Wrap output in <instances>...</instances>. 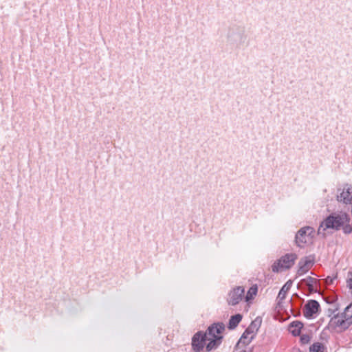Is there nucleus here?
<instances>
[{
  "instance_id": "f257e3e1",
  "label": "nucleus",
  "mask_w": 352,
  "mask_h": 352,
  "mask_svg": "<svg viewBox=\"0 0 352 352\" xmlns=\"http://www.w3.org/2000/svg\"><path fill=\"white\" fill-rule=\"evenodd\" d=\"M349 222V218L346 213H333L320 223L318 230V234L325 236L324 231L327 229L339 230L345 223Z\"/></svg>"
},
{
  "instance_id": "f03ea898",
  "label": "nucleus",
  "mask_w": 352,
  "mask_h": 352,
  "mask_svg": "<svg viewBox=\"0 0 352 352\" xmlns=\"http://www.w3.org/2000/svg\"><path fill=\"white\" fill-rule=\"evenodd\" d=\"M225 329L223 323H214L208 327L207 331L204 332L207 335L208 343L206 344V350L210 351L217 349L221 343L223 336L221 333Z\"/></svg>"
},
{
  "instance_id": "7ed1b4c3",
  "label": "nucleus",
  "mask_w": 352,
  "mask_h": 352,
  "mask_svg": "<svg viewBox=\"0 0 352 352\" xmlns=\"http://www.w3.org/2000/svg\"><path fill=\"white\" fill-rule=\"evenodd\" d=\"M296 258L295 254H287L283 256L272 265V272H278L283 270L289 269L294 264Z\"/></svg>"
},
{
  "instance_id": "20e7f679",
  "label": "nucleus",
  "mask_w": 352,
  "mask_h": 352,
  "mask_svg": "<svg viewBox=\"0 0 352 352\" xmlns=\"http://www.w3.org/2000/svg\"><path fill=\"white\" fill-rule=\"evenodd\" d=\"M314 229L310 226H305L300 228L296 233L295 237V241L297 246L300 248L304 247V245L309 242L314 237Z\"/></svg>"
},
{
  "instance_id": "39448f33",
  "label": "nucleus",
  "mask_w": 352,
  "mask_h": 352,
  "mask_svg": "<svg viewBox=\"0 0 352 352\" xmlns=\"http://www.w3.org/2000/svg\"><path fill=\"white\" fill-rule=\"evenodd\" d=\"M208 341L207 335L203 331L197 332L192 338V348L195 352H200L204 347L206 346Z\"/></svg>"
},
{
  "instance_id": "423d86ee",
  "label": "nucleus",
  "mask_w": 352,
  "mask_h": 352,
  "mask_svg": "<svg viewBox=\"0 0 352 352\" xmlns=\"http://www.w3.org/2000/svg\"><path fill=\"white\" fill-rule=\"evenodd\" d=\"M228 38L230 42L237 46H240L245 43L247 40V35L243 30L236 29L232 30L229 32Z\"/></svg>"
},
{
  "instance_id": "0eeeda50",
  "label": "nucleus",
  "mask_w": 352,
  "mask_h": 352,
  "mask_svg": "<svg viewBox=\"0 0 352 352\" xmlns=\"http://www.w3.org/2000/svg\"><path fill=\"white\" fill-rule=\"evenodd\" d=\"M320 309V304L317 300H310L307 301L303 308L304 316L307 318H311L316 314Z\"/></svg>"
},
{
  "instance_id": "6e6552de",
  "label": "nucleus",
  "mask_w": 352,
  "mask_h": 352,
  "mask_svg": "<svg viewBox=\"0 0 352 352\" xmlns=\"http://www.w3.org/2000/svg\"><path fill=\"white\" fill-rule=\"evenodd\" d=\"M338 192L340 191V194L337 195V200L339 202H342L344 204H350L352 201V186L346 184L344 186L343 188L338 189Z\"/></svg>"
},
{
  "instance_id": "1a4fd4ad",
  "label": "nucleus",
  "mask_w": 352,
  "mask_h": 352,
  "mask_svg": "<svg viewBox=\"0 0 352 352\" xmlns=\"http://www.w3.org/2000/svg\"><path fill=\"white\" fill-rule=\"evenodd\" d=\"M346 320L341 314H337L331 319L329 325L334 329H339L340 331H345L350 327Z\"/></svg>"
},
{
  "instance_id": "9d476101",
  "label": "nucleus",
  "mask_w": 352,
  "mask_h": 352,
  "mask_svg": "<svg viewBox=\"0 0 352 352\" xmlns=\"http://www.w3.org/2000/svg\"><path fill=\"white\" fill-rule=\"evenodd\" d=\"M244 292L245 290L242 287L234 288L229 294L228 304L231 305H237L243 299Z\"/></svg>"
},
{
  "instance_id": "9b49d317",
  "label": "nucleus",
  "mask_w": 352,
  "mask_h": 352,
  "mask_svg": "<svg viewBox=\"0 0 352 352\" xmlns=\"http://www.w3.org/2000/svg\"><path fill=\"white\" fill-rule=\"evenodd\" d=\"M313 265V260L309 257H305L302 258L299 263L298 266L299 268L298 270L297 274L298 276H302L307 272L309 269Z\"/></svg>"
},
{
  "instance_id": "f8f14e48",
  "label": "nucleus",
  "mask_w": 352,
  "mask_h": 352,
  "mask_svg": "<svg viewBox=\"0 0 352 352\" xmlns=\"http://www.w3.org/2000/svg\"><path fill=\"white\" fill-rule=\"evenodd\" d=\"M303 327V324L300 321H294L292 322L289 327V330L290 333L294 336H299L300 333V330Z\"/></svg>"
},
{
  "instance_id": "ddd939ff",
  "label": "nucleus",
  "mask_w": 352,
  "mask_h": 352,
  "mask_svg": "<svg viewBox=\"0 0 352 352\" xmlns=\"http://www.w3.org/2000/svg\"><path fill=\"white\" fill-rule=\"evenodd\" d=\"M301 283L307 286L309 292H312L316 291V285L317 283V279L315 278L307 276L301 280Z\"/></svg>"
},
{
  "instance_id": "4468645a",
  "label": "nucleus",
  "mask_w": 352,
  "mask_h": 352,
  "mask_svg": "<svg viewBox=\"0 0 352 352\" xmlns=\"http://www.w3.org/2000/svg\"><path fill=\"white\" fill-rule=\"evenodd\" d=\"M260 322H258L257 320H255L253 321L250 326L245 329L246 334H249L250 336H252L254 338L256 332L258 331L260 326Z\"/></svg>"
},
{
  "instance_id": "2eb2a0df",
  "label": "nucleus",
  "mask_w": 352,
  "mask_h": 352,
  "mask_svg": "<svg viewBox=\"0 0 352 352\" xmlns=\"http://www.w3.org/2000/svg\"><path fill=\"white\" fill-rule=\"evenodd\" d=\"M254 338L252 336L249 334H246V332L244 331L241 337L240 338L239 342L236 344V347L241 348V346L245 345H248L252 340Z\"/></svg>"
},
{
  "instance_id": "dca6fc26",
  "label": "nucleus",
  "mask_w": 352,
  "mask_h": 352,
  "mask_svg": "<svg viewBox=\"0 0 352 352\" xmlns=\"http://www.w3.org/2000/svg\"><path fill=\"white\" fill-rule=\"evenodd\" d=\"M241 319L242 316L239 314L232 316L229 320L228 328L230 329H235L241 322Z\"/></svg>"
},
{
  "instance_id": "f3484780",
  "label": "nucleus",
  "mask_w": 352,
  "mask_h": 352,
  "mask_svg": "<svg viewBox=\"0 0 352 352\" xmlns=\"http://www.w3.org/2000/svg\"><path fill=\"white\" fill-rule=\"evenodd\" d=\"M292 285V282L291 280H288L281 288L280 290L278 298L280 300H283L285 298L287 292L289 290Z\"/></svg>"
},
{
  "instance_id": "a211bd4d",
  "label": "nucleus",
  "mask_w": 352,
  "mask_h": 352,
  "mask_svg": "<svg viewBox=\"0 0 352 352\" xmlns=\"http://www.w3.org/2000/svg\"><path fill=\"white\" fill-rule=\"evenodd\" d=\"M344 320H347L346 322L349 323V326L352 324V305L347 306L344 312L341 314Z\"/></svg>"
},
{
  "instance_id": "6ab92c4d",
  "label": "nucleus",
  "mask_w": 352,
  "mask_h": 352,
  "mask_svg": "<svg viewBox=\"0 0 352 352\" xmlns=\"http://www.w3.org/2000/svg\"><path fill=\"white\" fill-rule=\"evenodd\" d=\"M325 346L322 343L315 342L309 347V352H324Z\"/></svg>"
},
{
  "instance_id": "aec40b11",
  "label": "nucleus",
  "mask_w": 352,
  "mask_h": 352,
  "mask_svg": "<svg viewBox=\"0 0 352 352\" xmlns=\"http://www.w3.org/2000/svg\"><path fill=\"white\" fill-rule=\"evenodd\" d=\"M256 292H257V287L256 286L250 287L249 289V290L248 291V293L245 296L246 301H249L250 300L252 299L254 296H255L256 294Z\"/></svg>"
},
{
  "instance_id": "412c9836",
  "label": "nucleus",
  "mask_w": 352,
  "mask_h": 352,
  "mask_svg": "<svg viewBox=\"0 0 352 352\" xmlns=\"http://www.w3.org/2000/svg\"><path fill=\"white\" fill-rule=\"evenodd\" d=\"M311 337L308 334H302L300 336V342L303 344L309 343Z\"/></svg>"
},
{
  "instance_id": "4be33fe9",
  "label": "nucleus",
  "mask_w": 352,
  "mask_h": 352,
  "mask_svg": "<svg viewBox=\"0 0 352 352\" xmlns=\"http://www.w3.org/2000/svg\"><path fill=\"white\" fill-rule=\"evenodd\" d=\"M336 277H331V276H328L327 278H326V283L327 284H333V281L335 280Z\"/></svg>"
},
{
  "instance_id": "5701e85b",
  "label": "nucleus",
  "mask_w": 352,
  "mask_h": 352,
  "mask_svg": "<svg viewBox=\"0 0 352 352\" xmlns=\"http://www.w3.org/2000/svg\"><path fill=\"white\" fill-rule=\"evenodd\" d=\"M344 232L346 234H349L352 231V228L350 226H345L343 228Z\"/></svg>"
}]
</instances>
